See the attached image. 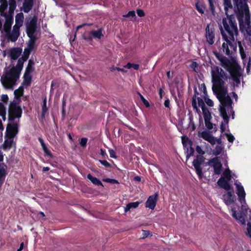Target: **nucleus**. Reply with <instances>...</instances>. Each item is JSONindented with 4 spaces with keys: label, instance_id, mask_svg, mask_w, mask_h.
<instances>
[{
    "label": "nucleus",
    "instance_id": "obj_1",
    "mask_svg": "<svg viewBox=\"0 0 251 251\" xmlns=\"http://www.w3.org/2000/svg\"><path fill=\"white\" fill-rule=\"evenodd\" d=\"M211 68L212 91L220 102V109L222 116L227 123V113L232 112L233 116L234 111L232 106V100L227 94L226 87L225 86V80H227V76L224 70L218 66L213 65Z\"/></svg>",
    "mask_w": 251,
    "mask_h": 251
},
{
    "label": "nucleus",
    "instance_id": "obj_2",
    "mask_svg": "<svg viewBox=\"0 0 251 251\" xmlns=\"http://www.w3.org/2000/svg\"><path fill=\"white\" fill-rule=\"evenodd\" d=\"M224 4L226 17L223 18V26L221 25L220 27L223 39L226 42L222 44V49L226 55H230L236 50L239 32L234 16L227 14L228 9L232 8L230 0H224Z\"/></svg>",
    "mask_w": 251,
    "mask_h": 251
},
{
    "label": "nucleus",
    "instance_id": "obj_3",
    "mask_svg": "<svg viewBox=\"0 0 251 251\" xmlns=\"http://www.w3.org/2000/svg\"><path fill=\"white\" fill-rule=\"evenodd\" d=\"M2 56L3 57L7 56L10 60V64L5 67L0 81L3 87L11 89L16 85V47L3 50Z\"/></svg>",
    "mask_w": 251,
    "mask_h": 251
},
{
    "label": "nucleus",
    "instance_id": "obj_4",
    "mask_svg": "<svg viewBox=\"0 0 251 251\" xmlns=\"http://www.w3.org/2000/svg\"><path fill=\"white\" fill-rule=\"evenodd\" d=\"M236 4L238 11L237 17L241 31L248 36H251V17L247 0H234Z\"/></svg>",
    "mask_w": 251,
    "mask_h": 251
},
{
    "label": "nucleus",
    "instance_id": "obj_5",
    "mask_svg": "<svg viewBox=\"0 0 251 251\" xmlns=\"http://www.w3.org/2000/svg\"><path fill=\"white\" fill-rule=\"evenodd\" d=\"M8 16H4L5 19V22L3 26V30L1 31V37L4 39V40L7 41L8 37H9L12 24L13 23V14L16 9L15 3H9Z\"/></svg>",
    "mask_w": 251,
    "mask_h": 251
},
{
    "label": "nucleus",
    "instance_id": "obj_6",
    "mask_svg": "<svg viewBox=\"0 0 251 251\" xmlns=\"http://www.w3.org/2000/svg\"><path fill=\"white\" fill-rule=\"evenodd\" d=\"M196 151L199 155L196 156V158L193 161L192 164L199 178L202 179L203 176L202 166L204 164L205 159L203 155L205 153V152L199 145L197 146Z\"/></svg>",
    "mask_w": 251,
    "mask_h": 251
},
{
    "label": "nucleus",
    "instance_id": "obj_7",
    "mask_svg": "<svg viewBox=\"0 0 251 251\" xmlns=\"http://www.w3.org/2000/svg\"><path fill=\"white\" fill-rule=\"evenodd\" d=\"M37 19L36 16H33L29 22L26 24V32L27 35L31 34L34 38V34H37L36 25Z\"/></svg>",
    "mask_w": 251,
    "mask_h": 251
},
{
    "label": "nucleus",
    "instance_id": "obj_8",
    "mask_svg": "<svg viewBox=\"0 0 251 251\" xmlns=\"http://www.w3.org/2000/svg\"><path fill=\"white\" fill-rule=\"evenodd\" d=\"M205 37L207 43L212 45L214 43L215 33L213 25L211 24H208L205 28Z\"/></svg>",
    "mask_w": 251,
    "mask_h": 251
},
{
    "label": "nucleus",
    "instance_id": "obj_9",
    "mask_svg": "<svg viewBox=\"0 0 251 251\" xmlns=\"http://www.w3.org/2000/svg\"><path fill=\"white\" fill-rule=\"evenodd\" d=\"M207 164L214 168V174L220 175L222 170V165L218 157H215L210 159Z\"/></svg>",
    "mask_w": 251,
    "mask_h": 251
},
{
    "label": "nucleus",
    "instance_id": "obj_10",
    "mask_svg": "<svg viewBox=\"0 0 251 251\" xmlns=\"http://www.w3.org/2000/svg\"><path fill=\"white\" fill-rule=\"evenodd\" d=\"M14 99L8 107V120L12 122L16 119V90L14 91Z\"/></svg>",
    "mask_w": 251,
    "mask_h": 251
},
{
    "label": "nucleus",
    "instance_id": "obj_11",
    "mask_svg": "<svg viewBox=\"0 0 251 251\" xmlns=\"http://www.w3.org/2000/svg\"><path fill=\"white\" fill-rule=\"evenodd\" d=\"M16 136V123L8 124L6 128L4 138L14 139Z\"/></svg>",
    "mask_w": 251,
    "mask_h": 251
},
{
    "label": "nucleus",
    "instance_id": "obj_12",
    "mask_svg": "<svg viewBox=\"0 0 251 251\" xmlns=\"http://www.w3.org/2000/svg\"><path fill=\"white\" fill-rule=\"evenodd\" d=\"M235 185H236V194L238 196L239 201L241 203H242L243 202L245 203L246 193L243 186L240 183H237V182L235 183Z\"/></svg>",
    "mask_w": 251,
    "mask_h": 251
},
{
    "label": "nucleus",
    "instance_id": "obj_13",
    "mask_svg": "<svg viewBox=\"0 0 251 251\" xmlns=\"http://www.w3.org/2000/svg\"><path fill=\"white\" fill-rule=\"evenodd\" d=\"M34 0H24L20 10L28 13L33 8Z\"/></svg>",
    "mask_w": 251,
    "mask_h": 251
},
{
    "label": "nucleus",
    "instance_id": "obj_14",
    "mask_svg": "<svg viewBox=\"0 0 251 251\" xmlns=\"http://www.w3.org/2000/svg\"><path fill=\"white\" fill-rule=\"evenodd\" d=\"M157 196V193L150 196L146 202V206L151 209H154L156 204Z\"/></svg>",
    "mask_w": 251,
    "mask_h": 251
},
{
    "label": "nucleus",
    "instance_id": "obj_15",
    "mask_svg": "<svg viewBox=\"0 0 251 251\" xmlns=\"http://www.w3.org/2000/svg\"><path fill=\"white\" fill-rule=\"evenodd\" d=\"M230 180L231 179L221 177L219 179L217 184L220 187L228 191L231 189V185L229 184Z\"/></svg>",
    "mask_w": 251,
    "mask_h": 251
},
{
    "label": "nucleus",
    "instance_id": "obj_16",
    "mask_svg": "<svg viewBox=\"0 0 251 251\" xmlns=\"http://www.w3.org/2000/svg\"><path fill=\"white\" fill-rule=\"evenodd\" d=\"M24 93V87L23 86H20L17 89V102L19 100V98L23 96ZM22 114V110L21 108L17 104V118H20Z\"/></svg>",
    "mask_w": 251,
    "mask_h": 251
},
{
    "label": "nucleus",
    "instance_id": "obj_17",
    "mask_svg": "<svg viewBox=\"0 0 251 251\" xmlns=\"http://www.w3.org/2000/svg\"><path fill=\"white\" fill-rule=\"evenodd\" d=\"M223 199L224 202L227 205H230L234 201V196L231 192H228L226 194L223 195Z\"/></svg>",
    "mask_w": 251,
    "mask_h": 251
},
{
    "label": "nucleus",
    "instance_id": "obj_18",
    "mask_svg": "<svg viewBox=\"0 0 251 251\" xmlns=\"http://www.w3.org/2000/svg\"><path fill=\"white\" fill-rule=\"evenodd\" d=\"M232 216L236 220L239 221L242 225H245L246 224V221L244 216L241 213H237L235 210L232 209Z\"/></svg>",
    "mask_w": 251,
    "mask_h": 251
},
{
    "label": "nucleus",
    "instance_id": "obj_19",
    "mask_svg": "<svg viewBox=\"0 0 251 251\" xmlns=\"http://www.w3.org/2000/svg\"><path fill=\"white\" fill-rule=\"evenodd\" d=\"M16 24L13 26L12 30H10V32L9 35V37L7 39V42H16Z\"/></svg>",
    "mask_w": 251,
    "mask_h": 251
},
{
    "label": "nucleus",
    "instance_id": "obj_20",
    "mask_svg": "<svg viewBox=\"0 0 251 251\" xmlns=\"http://www.w3.org/2000/svg\"><path fill=\"white\" fill-rule=\"evenodd\" d=\"M181 140L184 149L187 147L192 146L193 142L192 140L186 136H181Z\"/></svg>",
    "mask_w": 251,
    "mask_h": 251
},
{
    "label": "nucleus",
    "instance_id": "obj_21",
    "mask_svg": "<svg viewBox=\"0 0 251 251\" xmlns=\"http://www.w3.org/2000/svg\"><path fill=\"white\" fill-rule=\"evenodd\" d=\"M5 140L3 144L2 145V148L3 150L5 151L9 149L12 143H13L14 139H9L8 138H4Z\"/></svg>",
    "mask_w": 251,
    "mask_h": 251
},
{
    "label": "nucleus",
    "instance_id": "obj_22",
    "mask_svg": "<svg viewBox=\"0 0 251 251\" xmlns=\"http://www.w3.org/2000/svg\"><path fill=\"white\" fill-rule=\"evenodd\" d=\"M87 178L90 180L92 183L97 186H103L101 181L96 177L92 176L90 174L87 176Z\"/></svg>",
    "mask_w": 251,
    "mask_h": 251
},
{
    "label": "nucleus",
    "instance_id": "obj_23",
    "mask_svg": "<svg viewBox=\"0 0 251 251\" xmlns=\"http://www.w3.org/2000/svg\"><path fill=\"white\" fill-rule=\"evenodd\" d=\"M219 111H220V112H221V111H220V109H219ZM230 114H231V115H232V119H233L234 118H233V114H232V112H230L227 113V116L228 117V122H229V115H230ZM220 115H221V116H222V117L223 118V119L224 120V122H222L221 123V125H220V130H221V131L222 133H223V132H225V129H226L225 124H227L228 123V122H227V123L226 122V121H225V119L222 116L221 113H220ZM233 117H234V115L233 116Z\"/></svg>",
    "mask_w": 251,
    "mask_h": 251
},
{
    "label": "nucleus",
    "instance_id": "obj_24",
    "mask_svg": "<svg viewBox=\"0 0 251 251\" xmlns=\"http://www.w3.org/2000/svg\"><path fill=\"white\" fill-rule=\"evenodd\" d=\"M188 115L189 116V121L188 128H190L191 131H194L196 129V126L193 121V116L192 113L189 111Z\"/></svg>",
    "mask_w": 251,
    "mask_h": 251
},
{
    "label": "nucleus",
    "instance_id": "obj_25",
    "mask_svg": "<svg viewBox=\"0 0 251 251\" xmlns=\"http://www.w3.org/2000/svg\"><path fill=\"white\" fill-rule=\"evenodd\" d=\"M102 31L103 29L102 28H100L98 30H92L91 34L93 35V38L100 39L103 36Z\"/></svg>",
    "mask_w": 251,
    "mask_h": 251
},
{
    "label": "nucleus",
    "instance_id": "obj_26",
    "mask_svg": "<svg viewBox=\"0 0 251 251\" xmlns=\"http://www.w3.org/2000/svg\"><path fill=\"white\" fill-rule=\"evenodd\" d=\"M198 95H199V93L197 91V88L195 87L194 88V95L192 98V105L193 108L197 111L198 110L197 103V98Z\"/></svg>",
    "mask_w": 251,
    "mask_h": 251
},
{
    "label": "nucleus",
    "instance_id": "obj_27",
    "mask_svg": "<svg viewBox=\"0 0 251 251\" xmlns=\"http://www.w3.org/2000/svg\"><path fill=\"white\" fill-rule=\"evenodd\" d=\"M140 204V202L135 201L128 203L125 207V212L126 213L129 211L131 208H137Z\"/></svg>",
    "mask_w": 251,
    "mask_h": 251
},
{
    "label": "nucleus",
    "instance_id": "obj_28",
    "mask_svg": "<svg viewBox=\"0 0 251 251\" xmlns=\"http://www.w3.org/2000/svg\"><path fill=\"white\" fill-rule=\"evenodd\" d=\"M196 7L198 12L201 14L204 13L205 9V4L200 1H198L196 3Z\"/></svg>",
    "mask_w": 251,
    "mask_h": 251
},
{
    "label": "nucleus",
    "instance_id": "obj_29",
    "mask_svg": "<svg viewBox=\"0 0 251 251\" xmlns=\"http://www.w3.org/2000/svg\"><path fill=\"white\" fill-rule=\"evenodd\" d=\"M23 78L24 80L22 83V85L25 86H28L29 85H30L31 82V75L24 74Z\"/></svg>",
    "mask_w": 251,
    "mask_h": 251
},
{
    "label": "nucleus",
    "instance_id": "obj_30",
    "mask_svg": "<svg viewBox=\"0 0 251 251\" xmlns=\"http://www.w3.org/2000/svg\"><path fill=\"white\" fill-rule=\"evenodd\" d=\"M8 7V3H1L0 5V16L2 17L8 16L5 11L7 10Z\"/></svg>",
    "mask_w": 251,
    "mask_h": 251
},
{
    "label": "nucleus",
    "instance_id": "obj_31",
    "mask_svg": "<svg viewBox=\"0 0 251 251\" xmlns=\"http://www.w3.org/2000/svg\"><path fill=\"white\" fill-rule=\"evenodd\" d=\"M36 35L37 34H34V38L32 36H31V34L27 35L28 36V37L30 38V40H29V43L28 44V48L27 49H28L31 50H33L34 45H35V42L36 40Z\"/></svg>",
    "mask_w": 251,
    "mask_h": 251
},
{
    "label": "nucleus",
    "instance_id": "obj_32",
    "mask_svg": "<svg viewBox=\"0 0 251 251\" xmlns=\"http://www.w3.org/2000/svg\"><path fill=\"white\" fill-rule=\"evenodd\" d=\"M27 59L24 56H22V57L20 58L18 60V62L17 63V70L19 68L20 69H21L23 66V64L25 61ZM19 75L17 73V79L19 77Z\"/></svg>",
    "mask_w": 251,
    "mask_h": 251
},
{
    "label": "nucleus",
    "instance_id": "obj_33",
    "mask_svg": "<svg viewBox=\"0 0 251 251\" xmlns=\"http://www.w3.org/2000/svg\"><path fill=\"white\" fill-rule=\"evenodd\" d=\"M34 63L31 60L28 61V65L26 67L25 74L31 75V73L34 71L33 65Z\"/></svg>",
    "mask_w": 251,
    "mask_h": 251
},
{
    "label": "nucleus",
    "instance_id": "obj_34",
    "mask_svg": "<svg viewBox=\"0 0 251 251\" xmlns=\"http://www.w3.org/2000/svg\"><path fill=\"white\" fill-rule=\"evenodd\" d=\"M201 110L202 111V114L203 115L204 121L211 120L212 117L211 115V113L209 112L208 108L207 107H205Z\"/></svg>",
    "mask_w": 251,
    "mask_h": 251
},
{
    "label": "nucleus",
    "instance_id": "obj_35",
    "mask_svg": "<svg viewBox=\"0 0 251 251\" xmlns=\"http://www.w3.org/2000/svg\"><path fill=\"white\" fill-rule=\"evenodd\" d=\"M238 46L239 48V52L241 55V57L242 59H243V61H245L247 60V58L246 57V52L244 50L243 47L241 45V43L240 42H238Z\"/></svg>",
    "mask_w": 251,
    "mask_h": 251
},
{
    "label": "nucleus",
    "instance_id": "obj_36",
    "mask_svg": "<svg viewBox=\"0 0 251 251\" xmlns=\"http://www.w3.org/2000/svg\"><path fill=\"white\" fill-rule=\"evenodd\" d=\"M186 149V157L187 160L188 159L189 157H190L191 156H193L195 150L194 148L192 147V146L187 147L185 148Z\"/></svg>",
    "mask_w": 251,
    "mask_h": 251
},
{
    "label": "nucleus",
    "instance_id": "obj_37",
    "mask_svg": "<svg viewBox=\"0 0 251 251\" xmlns=\"http://www.w3.org/2000/svg\"><path fill=\"white\" fill-rule=\"evenodd\" d=\"M198 135L200 137L203 138L207 141H208L210 137L212 136V135H211L209 132L206 131H204L201 133H199Z\"/></svg>",
    "mask_w": 251,
    "mask_h": 251
},
{
    "label": "nucleus",
    "instance_id": "obj_38",
    "mask_svg": "<svg viewBox=\"0 0 251 251\" xmlns=\"http://www.w3.org/2000/svg\"><path fill=\"white\" fill-rule=\"evenodd\" d=\"M0 116L2 117L4 121L6 119V109L4 104L0 102Z\"/></svg>",
    "mask_w": 251,
    "mask_h": 251
},
{
    "label": "nucleus",
    "instance_id": "obj_39",
    "mask_svg": "<svg viewBox=\"0 0 251 251\" xmlns=\"http://www.w3.org/2000/svg\"><path fill=\"white\" fill-rule=\"evenodd\" d=\"M48 108L47 107V100L45 98L43 100V103L42 105V117L44 118L45 113L48 111Z\"/></svg>",
    "mask_w": 251,
    "mask_h": 251
},
{
    "label": "nucleus",
    "instance_id": "obj_40",
    "mask_svg": "<svg viewBox=\"0 0 251 251\" xmlns=\"http://www.w3.org/2000/svg\"><path fill=\"white\" fill-rule=\"evenodd\" d=\"M205 121V125L207 129L209 130H211L212 129H214L216 127V125L213 124L210 120H206Z\"/></svg>",
    "mask_w": 251,
    "mask_h": 251
},
{
    "label": "nucleus",
    "instance_id": "obj_41",
    "mask_svg": "<svg viewBox=\"0 0 251 251\" xmlns=\"http://www.w3.org/2000/svg\"><path fill=\"white\" fill-rule=\"evenodd\" d=\"M223 177L231 179V171L229 170V168L226 169L224 172H223Z\"/></svg>",
    "mask_w": 251,
    "mask_h": 251
},
{
    "label": "nucleus",
    "instance_id": "obj_42",
    "mask_svg": "<svg viewBox=\"0 0 251 251\" xmlns=\"http://www.w3.org/2000/svg\"><path fill=\"white\" fill-rule=\"evenodd\" d=\"M197 100H198V105L201 108V109L206 107L205 106V103L202 100V99L200 97H198L197 98Z\"/></svg>",
    "mask_w": 251,
    "mask_h": 251
},
{
    "label": "nucleus",
    "instance_id": "obj_43",
    "mask_svg": "<svg viewBox=\"0 0 251 251\" xmlns=\"http://www.w3.org/2000/svg\"><path fill=\"white\" fill-rule=\"evenodd\" d=\"M24 16L23 13H19L17 14V27H18V21L21 20L24 21ZM18 31L17 30V39L18 38Z\"/></svg>",
    "mask_w": 251,
    "mask_h": 251
},
{
    "label": "nucleus",
    "instance_id": "obj_44",
    "mask_svg": "<svg viewBox=\"0 0 251 251\" xmlns=\"http://www.w3.org/2000/svg\"><path fill=\"white\" fill-rule=\"evenodd\" d=\"M6 175V171L3 167H0V181L3 179Z\"/></svg>",
    "mask_w": 251,
    "mask_h": 251
},
{
    "label": "nucleus",
    "instance_id": "obj_45",
    "mask_svg": "<svg viewBox=\"0 0 251 251\" xmlns=\"http://www.w3.org/2000/svg\"><path fill=\"white\" fill-rule=\"evenodd\" d=\"M209 8L213 15H215V7L214 5V0H208Z\"/></svg>",
    "mask_w": 251,
    "mask_h": 251
},
{
    "label": "nucleus",
    "instance_id": "obj_46",
    "mask_svg": "<svg viewBox=\"0 0 251 251\" xmlns=\"http://www.w3.org/2000/svg\"><path fill=\"white\" fill-rule=\"evenodd\" d=\"M223 150V148L220 146H217L214 150V154L216 155L220 154Z\"/></svg>",
    "mask_w": 251,
    "mask_h": 251
},
{
    "label": "nucleus",
    "instance_id": "obj_47",
    "mask_svg": "<svg viewBox=\"0 0 251 251\" xmlns=\"http://www.w3.org/2000/svg\"><path fill=\"white\" fill-rule=\"evenodd\" d=\"M139 95L140 96V98L141 99V100L144 103V104L146 106V107H148L150 106V103L149 101L140 93H139Z\"/></svg>",
    "mask_w": 251,
    "mask_h": 251
},
{
    "label": "nucleus",
    "instance_id": "obj_48",
    "mask_svg": "<svg viewBox=\"0 0 251 251\" xmlns=\"http://www.w3.org/2000/svg\"><path fill=\"white\" fill-rule=\"evenodd\" d=\"M124 17H132V18H135L136 15H135V12L134 11H130L128 12L127 14L124 15Z\"/></svg>",
    "mask_w": 251,
    "mask_h": 251
},
{
    "label": "nucleus",
    "instance_id": "obj_49",
    "mask_svg": "<svg viewBox=\"0 0 251 251\" xmlns=\"http://www.w3.org/2000/svg\"><path fill=\"white\" fill-rule=\"evenodd\" d=\"M241 209L242 210L243 213L244 215H246L247 214L248 209L247 208V205L246 202L244 203V202L241 203Z\"/></svg>",
    "mask_w": 251,
    "mask_h": 251
},
{
    "label": "nucleus",
    "instance_id": "obj_50",
    "mask_svg": "<svg viewBox=\"0 0 251 251\" xmlns=\"http://www.w3.org/2000/svg\"><path fill=\"white\" fill-rule=\"evenodd\" d=\"M103 181L111 184H118L119 182L117 180L112 178H105L103 179Z\"/></svg>",
    "mask_w": 251,
    "mask_h": 251
},
{
    "label": "nucleus",
    "instance_id": "obj_51",
    "mask_svg": "<svg viewBox=\"0 0 251 251\" xmlns=\"http://www.w3.org/2000/svg\"><path fill=\"white\" fill-rule=\"evenodd\" d=\"M93 38V35L91 34V31L90 32V34H89L88 35H84L83 36V38L84 40H87V41H92Z\"/></svg>",
    "mask_w": 251,
    "mask_h": 251
},
{
    "label": "nucleus",
    "instance_id": "obj_52",
    "mask_svg": "<svg viewBox=\"0 0 251 251\" xmlns=\"http://www.w3.org/2000/svg\"><path fill=\"white\" fill-rule=\"evenodd\" d=\"M87 141V138L85 137L82 138L79 140V143L82 147H85L86 146Z\"/></svg>",
    "mask_w": 251,
    "mask_h": 251
},
{
    "label": "nucleus",
    "instance_id": "obj_53",
    "mask_svg": "<svg viewBox=\"0 0 251 251\" xmlns=\"http://www.w3.org/2000/svg\"><path fill=\"white\" fill-rule=\"evenodd\" d=\"M99 161L102 165H103L106 168H110L111 167V165L106 160H99Z\"/></svg>",
    "mask_w": 251,
    "mask_h": 251
},
{
    "label": "nucleus",
    "instance_id": "obj_54",
    "mask_svg": "<svg viewBox=\"0 0 251 251\" xmlns=\"http://www.w3.org/2000/svg\"><path fill=\"white\" fill-rule=\"evenodd\" d=\"M204 100L206 103L209 106H213L214 105L213 101L210 99L204 97Z\"/></svg>",
    "mask_w": 251,
    "mask_h": 251
},
{
    "label": "nucleus",
    "instance_id": "obj_55",
    "mask_svg": "<svg viewBox=\"0 0 251 251\" xmlns=\"http://www.w3.org/2000/svg\"><path fill=\"white\" fill-rule=\"evenodd\" d=\"M115 70H118L119 71H121L123 73H126L127 72V71L124 68H121L119 67H114V66H113L111 68V71H114Z\"/></svg>",
    "mask_w": 251,
    "mask_h": 251
},
{
    "label": "nucleus",
    "instance_id": "obj_56",
    "mask_svg": "<svg viewBox=\"0 0 251 251\" xmlns=\"http://www.w3.org/2000/svg\"><path fill=\"white\" fill-rule=\"evenodd\" d=\"M0 100L4 103H7L8 101V97L6 94H2L1 96Z\"/></svg>",
    "mask_w": 251,
    "mask_h": 251
},
{
    "label": "nucleus",
    "instance_id": "obj_57",
    "mask_svg": "<svg viewBox=\"0 0 251 251\" xmlns=\"http://www.w3.org/2000/svg\"><path fill=\"white\" fill-rule=\"evenodd\" d=\"M31 51V50H30L28 49H25V50L24 52V54L23 56L27 59Z\"/></svg>",
    "mask_w": 251,
    "mask_h": 251
},
{
    "label": "nucleus",
    "instance_id": "obj_58",
    "mask_svg": "<svg viewBox=\"0 0 251 251\" xmlns=\"http://www.w3.org/2000/svg\"><path fill=\"white\" fill-rule=\"evenodd\" d=\"M109 153L110 157L115 158V159L117 158V156L116 155V152L113 149H109Z\"/></svg>",
    "mask_w": 251,
    "mask_h": 251
},
{
    "label": "nucleus",
    "instance_id": "obj_59",
    "mask_svg": "<svg viewBox=\"0 0 251 251\" xmlns=\"http://www.w3.org/2000/svg\"><path fill=\"white\" fill-rule=\"evenodd\" d=\"M215 54L216 57L222 62H223L224 59H225V57L223 55L221 54L220 53H215Z\"/></svg>",
    "mask_w": 251,
    "mask_h": 251
},
{
    "label": "nucleus",
    "instance_id": "obj_60",
    "mask_svg": "<svg viewBox=\"0 0 251 251\" xmlns=\"http://www.w3.org/2000/svg\"><path fill=\"white\" fill-rule=\"evenodd\" d=\"M247 231H248L247 235L250 238H251V223L250 222H249L247 224Z\"/></svg>",
    "mask_w": 251,
    "mask_h": 251
},
{
    "label": "nucleus",
    "instance_id": "obj_61",
    "mask_svg": "<svg viewBox=\"0 0 251 251\" xmlns=\"http://www.w3.org/2000/svg\"><path fill=\"white\" fill-rule=\"evenodd\" d=\"M151 234V232L149 230H143L142 238H145L149 236Z\"/></svg>",
    "mask_w": 251,
    "mask_h": 251
},
{
    "label": "nucleus",
    "instance_id": "obj_62",
    "mask_svg": "<svg viewBox=\"0 0 251 251\" xmlns=\"http://www.w3.org/2000/svg\"><path fill=\"white\" fill-rule=\"evenodd\" d=\"M208 142H209L211 145H214L216 144V139L214 137H213L212 135L209 138V139L208 140Z\"/></svg>",
    "mask_w": 251,
    "mask_h": 251
},
{
    "label": "nucleus",
    "instance_id": "obj_63",
    "mask_svg": "<svg viewBox=\"0 0 251 251\" xmlns=\"http://www.w3.org/2000/svg\"><path fill=\"white\" fill-rule=\"evenodd\" d=\"M137 14L140 17H144L145 15L144 11L142 9H137Z\"/></svg>",
    "mask_w": 251,
    "mask_h": 251
},
{
    "label": "nucleus",
    "instance_id": "obj_64",
    "mask_svg": "<svg viewBox=\"0 0 251 251\" xmlns=\"http://www.w3.org/2000/svg\"><path fill=\"white\" fill-rule=\"evenodd\" d=\"M200 89H201V90L203 92V94L207 96V94H206V86H205V85L204 84V83H202L201 86H200Z\"/></svg>",
    "mask_w": 251,
    "mask_h": 251
}]
</instances>
